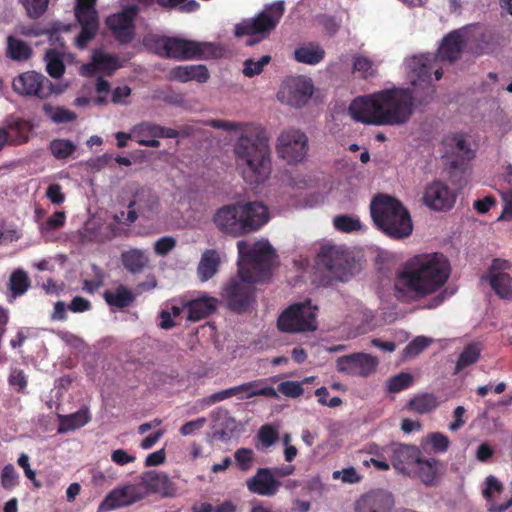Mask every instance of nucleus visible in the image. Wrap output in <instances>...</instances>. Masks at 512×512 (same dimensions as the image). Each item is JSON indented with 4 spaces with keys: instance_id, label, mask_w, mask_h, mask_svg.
Wrapping results in <instances>:
<instances>
[{
    "instance_id": "obj_1",
    "label": "nucleus",
    "mask_w": 512,
    "mask_h": 512,
    "mask_svg": "<svg viewBox=\"0 0 512 512\" xmlns=\"http://www.w3.org/2000/svg\"><path fill=\"white\" fill-rule=\"evenodd\" d=\"M212 127L240 131L233 145L236 169L250 185L265 183L272 173L270 138L265 128L252 123L213 120Z\"/></svg>"
},
{
    "instance_id": "obj_2",
    "label": "nucleus",
    "mask_w": 512,
    "mask_h": 512,
    "mask_svg": "<svg viewBox=\"0 0 512 512\" xmlns=\"http://www.w3.org/2000/svg\"><path fill=\"white\" fill-rule=\"evenodd\" d=\"M450 273V263L444 254H418L405 262L397 276L395 288L398 291L412 292L417 298H421L443 287Z\"/></svg>"
},
{
    "instance_id": "obj_3",
    "label": "nucleus",
    "mask_w": 512,
    "mask_h": 512,
    "mask_svg": "<svg viewBox=\"0 0 512 512\" xmlns=\"http://www.w3.org/2000/svg\"><path fill=\"white\" fill-rule=\"evenodd\" d=\"M269 218L268 207L262 202L238 201L218 208L212 220L221 233L240 237L258 231Z\"/></svg>"
},
{
    "instance_id": "obj_4",
    "label": "nucleus",
    "mask_w": 512,
    "mask_h": 512,
    "mask_svg": "<svg viewBox=\"0 0 512 512\" xmlns=\"http://www.w3.org/2000/svg\"><path fill=\"white\" fill-rule=\"evenodd\" d=\"M370 213L376 227L389 238L400 240L412 234L410 213L398 199L378 194L370 203Z\"/></svg>"
},
{
    "instance_id": "obj_5",
    "label": "nucleus",
    "mask_w": 512,
    "mask_h": 512,
    "mask_svg": "<svg viewBox=\"0 0 512 512\" xmlns=\"http://www.w3.org/2000/svg\"><path fill=\"white\" fill-rule=\"evenodd\" d=\"M149 46L157 55L177 60L212 59L222 55V49L217 44L178 37L152 36Z\"/></svg>"
},
{
    "instance_id": "obj_6",
    "label": "nucleus",
    "mask_w": 512,
    "mask_h": 512,
    "mask_svg": "<svg viewBox=\"0 0 512 512\" xmlns=\"http://www.w3.org/2000/svg\"><path fill=\"white\" fill-rule=\"evenodd\" d=\"M285 11L283 1H275L268 4L253 18L243 19L235 26V36H249L247 46H253L263 39L277 27Z\"/></svg>"
},
{
    "instance_id": "obj_7",
    "label": "nucleus",
    "mask_w": 512,
    "mask_h": 512,
    "mask_svg": "<svg viewBox=\"0 0 512 512\" xmlns=\"http://www.w3.org/2000/svg\"><path fill=\"white\" fill-rule=\"evenodd\" d=\"M261 282L260 277H255L252 272L240 265L237 277L231 278L223 287L222 298L227 307L236 313L249 310L255 302V284Z\"/></svg>"
},
{
    "instance_id": "obj_8",
    "label": "nucleus",
    "mask_w": 512,
    "mask_h": 512,
    "mask_svg": "<svg viewBox=\"0 0 512 512\" xmlns=\"http://www.w3.org/2000/svg\"><path fill=\"white\" fill-rule=\"evenodd\" d=\"M240 265L248 268L261 282L268 279L277 258L276 251L268 241H256L253 244L245 240L237 242Z\"/></svg>"
},
{
    "instance_id": "obj_9",
    "label": "nucleus",
    "mask_w": 512,
    "mask_h": 512,
    "mask_svg": "<svg viewBox=\"0 0 512 512\" xmlns=\"http://www.w3.org/2000/svg\"><path fill=\"white\" fill-rule=\"evenodd\" d=\"M385 125H402L408 122L414 111V96L409 88H392L379 91Z\"/></svg>"
},
{
    "instance_id": "obj_10",
    "label": "nucleus",
    "mask_w": 512,
    "mask_h": 512,
    "mask_svg": "<svg viewBox=\"0 0 512 512\" xmlns=\"http://www.w3.org/2000/svg\"><path fill=\"white\" fill-rule=\"evenodd\" d=\"M316 264L341 282L348 281L357 269L354 257L336 245H323L316 257Z\"/></svg>"
},
{
    "instance_id": "obj_11",
    "label": "nucleus",
    "mask_w": 512,
    "mask_h": 512,
    "mask_svg": "<svg viewBox=\"0 0 512 512\" xmlns=\"http://www.w3.org/2000/svg\"><path fill=\"white\" fill-rule=\"evenodd\" d=\"M318 308L311 304V300L295 303L281 313L277 320L280 331L295 333L314 331L317 328L316 312Z\"/></svg>"
},
{
    "instance_id": "obj_12",
    "label": "nucleus",
    "mask_w": 512,
    "mask_h": 512,
    "mask_svg": "<svg viewBox=\"0 0 512 512\" xmlns=\"http://www.w3.org/2000/svg\"><path fill=\"white\" fill-rule=\"evenodd\" d=\"M12 89L19 96L38 99H47L56 92L55 85L36 71H26L17 75L12 81Z\"/></svg>"
},
{
    "instance_id": "obj_13",
    "label": "nucleus",
    "mask_w": 512,
    "mask_h": 512,
    "mask_svg": "<svg viewBox=\"0 0 512 512\" xmlns=\"http://www.w3.org/2000/svg\"><path fill=\"white\" fill-rule=\"evenodd\" d=\"M97 0H77L75 5V18L81 30L76 37V45L84 49L92 41L99 29V16L96 10Z\"/></svg>"
},
{
    "instance_id": "obj_14",
    "label": "nucleus",
    "mask_w": 512,
    "mask_h": 512,
    "mask_svg": "<svg viewBox=\"0 0 512 512\" xmlns=\"http://www.w3.org/2000/svg\"><path fill=\"white\" fill-rule=\"evenodd\" d=\"M308 151V138L298 129H288L277 138L276 152L289 164L303 161Z\"/></svg>"
},
{
    "instance_id": "obj_15",
    "label": "nucleus",
    "mask_w": 512,
    "mask_h": 512,
    "mask_svg": "<svg viewBox=\"0 0 512 512\" xmlns=\"http://www.w3.org/2000/svg\"><path fill=\"white\" fill-rule=\"evenodd\" d=\"M349 112L357 122L368 125H385L380 120L384 113L379 91L354 99L349 106Z\"/></svg>"
},
{
    "instance_id": "obj_16",
    "label": "nucleus",
    "mask_w": 512,
    "mask_h": 512,
    "mask_svg": "<svg viewBox=\"0 0 512 512\" xmlns=\"http://www.w3.org/2000/svg\"><path fill=\"white\" fill-rule=\"evenodd\" d=\"M378 365L377 357L364 352L351 353L336 360L337 371L352 377L367 378L376 372Z\"/></svg>"
},
{
    "instance_id": "obj_17",
    "label": "nucleus",
    "mask_w": 512,
    "mask_h": 512,
    "mask_svg": "<svg viewBox=\"0 0 512 512\" xmlns=\"http://www.w3.org/2000/svg\"><path fill=\"white\" fill-rule=\"evenodd\" d=\"M137 14L138 7L131 5L106 18V26L120 44H127L133 40L135 36L134 22Z\"/></svg>"
},
{
    "instance_id": "obj_18",
    "label": "nucleus",
    "mask_w": 512,
    "mask_h": 512,
    "mask_svg": "<svg viewBox=\"0 0 512 512\" xmlns=\"http://www.w3.org/2000/svg\"><path fill=\"white\" fill-rule=\"evenodd\" d=\"M146 493L135 484H127L110 491L98 507V512H109L130 506L142 499Z\"/></svg>"
},
{
    "instance_id": "obj_19",
    "label": "nucleus",
    "mask_w": 512,
    "mask_h": 512,
    "mask_svg": "<svg viewBox=\"0 0 512 512\" xmlns=\"http://www.w3.org/2000/svg\"><path fill=\"white\" fill-rule=\"evenodd\" d=\"M313 94L312 81L304 76L288 79L278 93L279 99L287 104L300 108L304 106Z\"/></svg>"
},
{
    "instance_id": "obj_20",
    "label": "nucleus",
    "mask_w": 512,
    "mask_h": 512,
    "mask_svg": "<svg viewBox=\"0 0 512 512\" xmlns=\"http://www.w3.org/2000/svg\"><path fill=\"white\" fill-rule=\"evenodd\" d=\"M512 264L505 259L495 258L489 268L488 279L491 288L502 299H512V277L507 272Z\"/></svg>"
},
{
    "instance_id": "obj_21",
    "label": "nucleus",
    "mask_w": 512,
    "mask_h": 512,
    "mask_svg": "<svg viewBox=\"0 0 512 512\" xmlns=\"http://www.w3.org/2000/svg\"><path fill=\"white\" fill-rule=\"evenodd\" d=\"M456 194L449 186L441 181H433L427 185L423 195V202L433 210L445 211L453 207Z\"/></svg>"
},
{
    "instance_id": "obj_22",
    "label": "nucleus",
    "mask_w": 512,
    "mask_h": 512,
    "mask_svg": "<svg viewBox=\"0 0 512 512\" xmlns=\"http://www.w3.org/2000/svg\"><path fill=\"white\" fill-rule=\"evenodd\" d=\"M421 455V450L415 445L397 444L392 448L391 465L398 472L412 476Z\"/></svg>"
},
{
    "instance_id": "obj_23",
    "label": "nucleus",
    "mask_w": 512,
    "mask_h": 512,
    "mask_svg": "<svg viewBox=\"0 0 512 512\" xmlns=\"http://www.w3.org/2000/svg\"><path fill=\"white\" fill-rule=\"evenodd\" d=\"M249 492L259 496L272 497L279 492L281 482L270 468H258L256 473L246 480Z\"/></svg>"
},
{
    "instance_id": "obj_24",
    "label": "nucleus",
    "mask_w": 512,
    "mask_h": 512,
    "mask_svg": "<svg viewBox=\"0 0 512 512\" xmlns=\"http://www.w3.org/2000/svg\"><path fill=\"white\" fill-rule=\"evenodd\" d=\"M446 470V465L436 458H423L415 467L411 477L418 478L426 486H436Z\"/></svg>"
},
{
    "instance_id": "obj_25",
    "label": "nucleus",
    "mask_w": 512,
    "mask_h": 512,
    "mask_svg": "<svg viewBox=\"0 0 512 512\" xmlns=\"http://www.w3.org/2000/svg\"><path fill=\"white\" fill-rule=\"evenodd\" d=\"M394 500L390 493L383 490L371 491L363 495L356 503V512H392Z\"/></svg>"
},
{
    "instance_id": "obj_26",
    "label": "nucleus",
    "mask_w": 512,
    "mask_h": 512,
    "mask_svg": "<svg viewBox=\"0 0 512 512\" xmlns=\"http://www.w3.org/2000/svg\"><path fill=\"white\" fill-rule=\"evenodd\" d=\"M140 484L144 486L148 492L158 493L164 497H171L176 493L174 483L164 472H144L140 476Z\"/></svg>"
},
{
    "instance_id": "obj_27",
    "label": "nucleus",
    "mask_w": 512,
    "mask_h": 512,
    "mask_svg": "<svg viewBox=\"0 0 512 512\" xmlns=\"http://www.w3.org/2000/svg\"><path fill=\"white\" fill-rule=\"evenodd\" d=\"M2 129L6 134L8 144L21 145L29 141L33 125L28 120L12 118L7 121L6 126Z\"/></svg>"
},
{
    "instance_id": "obj_28",
    "label": "nucleus",
    "mask_w": 512,
    "mask_h": 512,
    "mask_svg": "<svg viewBox=\"0 0 512 512\" xmlns=\"http://www.w3.org/2000/svg\"><path fill=\"white\" fill-rule=\"evenodd\" d=\"M135 205H138V209H147L152 211L158 206V198L152 194L149 190L140 189L135 194V199L130 201L128 208L130 209L127 213V217L123 222L126 225H131L137 218V212L133 209Z\"/></svg>"
},
{
    "instance_id": "obj_29",
    "label": "nucleus",
    "mask_w": 512,
    "mask_h": 512,
    "mask_svg": "<svg viewBox=\"0 0 512 512\" xmlns=\"http://www.w3.org/2000/svg\"><path fill=\"white\" fill-rule=\"evenodd\" d=\"M217 300L213 297H199L186 303L188 320L196 322L211 315L216 310Z\"/></svg>"
},
{
    "instance_id": "obj_30",
    "label": "nucleus",
    "mask_w": 512,
    "mask_h": 512,
    "mask_svg": "<svg viewBox=\"0 0 512 512\" xmlns=\"http://www.w3.org/2000/svg\"><path fill=\"white\" fill-rule=\"evenodd\" d=\"M119 67V60L116 56L96 51L93 54L92 63L83 65L82 70L86 75H91L95 71H103L111 75Z\"/></svg>"
},
{
    "instance_id": "obj_31",
    "label": "nucleus",
    "mask_w": 512,
    "mask_h": 512,
    "mask_svg": "<svg viewBox=\"0 0 512 512\" xmlns=\"http://www.w3.org/2000/svg\"><path fill=\"white\" fill-rule=\"evenodd\" d=\"M120 258L123 267L133 275L141 273L150 262L147 253L137 248L122 252Z\"/></svg>"
},
{
    "instance_id": "obj_32",
    "label": "nucleus",
    "mask_w": 512,
    "mask_h": 512,
    "mask_svg": "<svg viewBox=\"0 0 512 512\" xmlns=\"http://www.w3.org/2000/svg\"><path fill=\"white\" fill-rule=\"evenodd\" d=\"M136 142L141 146L158 148L160 141L158 140V124L152 122H142L135 125L132 129Z\"/></svg>"
},
{
    "instance_id": "obj_33",
    "label": "nucleus",
    "mask_w": 512,
    "mask_h": 512,
    "mask_svg": "<svg viewBox=\"0 0 512 512\" xmlns=\"http://www.w3.org/2000/svg\"><path fill=\"white\" fill-rule=\"evenodd\" d=\"M172 78L180 82L197 81L205 83L209 79V71L204 65L177 66L171 71Z\"/></svg>"
},
{
    "instance_id": "obj_34",
    "label": "nucleus",
    "mask_w": 512,
    "mask_h": 512,
    "mask_svg": "<svg viewBox=\"0 0 512 512\" xmlns=\"http://www.w3.org/2000/svg\"><path fill=\"white\" fill-rule=\"evenodd\" d=\"M103 298L110 307L118 309H125L131 306L136 299L134 293L122 284L113 290H106L103 293Z\"/></svg>"
},
{
    "instance_id": "obj_35",
    "label": "nucleus",
    "mask_w": 512,
    "mask_h": 512,
    "mask_svg": "<svg viewBox=\"0 0 512 512\" xmlns=\"http://www.w3.org/2000/svg\"><path fill=\"white\" fill-rule=\"evenodd\" d=\"M220 257L216 250L207 249L203 252L197 267L198 277L202 282L212 278L218 271Z\"/></svg>"
},
{
    "instance_id": "obj_36",
    "label": "nucleus",
    "mask_w": 512,
    "mask_h": 512,
    "mask_svg": "<svg viewBox=\"0 0 512 512\" xmlns=\"http://www.w3.org/2000/svg\"><path fill=\"white\" fill-rule=\"evenodd\" d=\"M437 57L433 54H425L419 57H413L410 61L409 67L411 72L421 82L430 84L433 64Z\"/></svg>"
},
{
    "instance_id": "obj_37",
    "label": "nucleus",
    "mask_w": 512,
    "mask_h": 512,
    "mask_svg": "<svg viewBox=\"0 0 512 512\" xmlns=\"http://www.w3.org/2000/svg\"><path fill=\"white\" fill-rule=\"evenodd\" d=\"M263 380H254L236 386L238 399H249L255 396L277 397V392L272 386H262Z\"/></svg>"
},
{
    "instance_id": "obj_38",
    "label": "nucleus",
    "mask_w": 512,
    "mask_h": 512,
    "mask_svg": "<svg viewBox=\"0 0 512 512\" xmlns=\"http://www.w3.org/2000/svg\"><path fill=\"white\" fill-rule=\"evenodd\" d=\"M462 52V40L460 36L454 32L447 35L438 50L437 58L447 60L449 62L456 61Z\"/></svg>"
},
{
    "instance_id": "obj_39",
    "label": "nucleus",
    "mask_w": 512,
    "mask_h": 512,
    "mask_svg": "<svg viewBox=\"0 0 512 512\" xmlns=\"http://www.w3.org/2000/svg\"><path fill=\"white\" fill-rule=\"evenodd\" d=\"M33 55V49L31 46L12 35L7 37L6 56L17 62H25L29 60Z\"/></svg>"
},
{
    "instance_id": "obj_40",
    "label": "nucleus",
    "mask_w": 512,
    "mask_h": 512,
    "mask_svg": "<svg viewBox=\"0 0 512 512\" xmlns=\"http://www.w3.org/2000/svg\"><path fill=\"white\" fill-rule=\"evenodd\" d=\"M439 406L437 397L432 393H421L411 398L405 408L418 414H427Z\"/></svg>"
},
{
    "instance_id": "obj_41",
    "label": "nucleus",
    "mask_w": 512,
    "mask_h": 512,
    "mask_svg": "<svg viewBox=\"0 0 512 512\" xmlns=\"http://www.w3.org/2000/svg\"><path fill=\"white\" fill-rule=\"evenodd\" d=\"M325 56V51L318 45L302 46L295 50L294 57L297 62L316 65L320 63Z\"/></svg>"
},
{
    "instance_id": "obj_42",
    "label": "nucleus",
    "mask_w": 512,
    "mask_h": 512,
    "mask_svg": "<svg viewBox=\"0 0 512 512\" xmlns=\"http://www.w3.org/2000/svg\"><path fill=\"white\" fill-rule=\"evenodd\" d=\"M90 421L87 409H80L75 413L63 416L60 420V431H70L83 427Z\"/></svg>"
},
{
    "instance_id": "obj_43",
    "label": "nucleus",
    "mask_w": 512,
    "mask_h": 512,
    "mask_svg": "<svg viewBox=\"0 0 512 512\" xmlns=\"http://www.w3.org/2000/svg\"><path fill=\"white\" fill-rule=\"evenodd\" d=\"M44 114L51 119L53 123L62 124L74 121L77 117L76 113L64 108V107H54L50 104H45L43 106Z\"/></svg>"
},
{
    "instance_id": "obj_44",
    "label": "nucleus",
    "mask_w": 512,
    "mask_h": 512,
    "mask_svg": "<svg viewBox=\"0 0 512 512\" xmlns=\"http://www.w3.org/2000/svg\"><path fill=\"white\" fill-rule=\"evenodd\" d=\"M49 150L57 160H65L76 151V145L68 139H53Z\"/></svg>"
},
{
    "instance_id": "obj_45",
    "label": "nucleus",
    "mask_w": 512,
    "mask_h": 512,
    "mask_svg": "<svg viewBox=\"0 0 512 512\" xmlns=\"http://www.w3.org/2000/svg\"><path fill=\"white\" fill-rule=\"evenodd\" d=\"M481 354V347L479 343H470L461 352L456 363V370L461 371L467 366L477 362Z\"/></svg>"
},
{
    "instance_id": "obj_46",
    "label": "nucleus",
    "mask_w": 512,
    "mask_h": 512,
    "mask_svg": "<svg viewBox=\"0 0 512 512\" xmlns=\"http://www.w3.org/2000/svg\"><path fill=\"white\" fill-rule=\"evenodd\" d=\"M9 287L13 297L23 295L30 287L27 273L23 270L14 271L9 279Z\"/></svg>"
},
{
    "instance_id": "obj_47",
    "label": "nucleus",
    "mask_w": 512,
    "mask_h": 512,
    "mask_svg": "<svg viewBox=\"0 0 512 512\" xmlns=\"http://www.w3.org/2000/svg\"><path fill=\"white\" fill-rule=\"evenodd\" d=\"M46 71L52 78H60L65 72V65L61 56L54 50L46 53Z\"/></svg>"
},
{
    "instance_id": "obj_48",
    "label": "nucleus",
    "mask_w": 512,
    "mask_h": 512,
    "mask_svg": "<svg viewBox=\"0 0 512 512\" xmlns=\"http://www.w3.org/2000/svg\"><path fill=\"white\" fill-rule=\"evenodd\" d=\"M334 227L341 232L352 233L359 231L362 228V224L359 218L352 217L349 215H338L333 219Z\"/></svg>"
},
{
    "instance_id": "obj_49",
    "label": "nucleus",
    "mask_w": 512,
    "mask_h": 512,
    "mask_svg": "<svg viewBox=\"0 0 512 512\" xmlns=\"http://www.w3.org/2000/svg\"><path fill=\"white\" fill-rule=\"evenodd\" d=\"M271 61L270 55H264L259 60L248 58L243 63V74L246 77H254L263 72L264 67Z\"/></svg>"
},
{
    "instance_id": "obj_50",
    "label": "nucleus",
    "mask_w": 512,
    "mask_h": 512,
    "mask_svg": "<svg viewBox=\"0 0 512 512\" xmlns=\"http://www.w3.org/2000/svg\"><path fill=\"white\" fill-rule=\"evenodd\" d=\"M413 382V377L409 373L401 372L387 380V390L390 393H398L407 389Z\"/></svg>"
},
{
    "instance_id": "obj_51",
    "label": "nucleus",
    "mask_w": 512,
    "mask_h": 512,
    "mask_svg": "<svg viewBox=\"0 0 512 512\" xmlns=\"http://www.w3.org/2000/svg\"><path fill=\"white\" fill-rule=\"evenodd\" d=\"M234 459L239 470L247 472L253 466L254 451L250 448H239L234 452Z\"/></svg>"
},
{
    "instance_id": "obj_52",
    "label": "nucleus",
    "mask_w": 512,
    "mask_h": 512,
    "mask_svg": "<svg viewBox=\"0 0 512 512\" xmlns=\"http://www.w3.org/2000/svg\"><path fill=\"white\" fill-rule=\"evenodd\" d=\"M48 2L49 0H22V4L27 11V15L31 19L41 17L48 7Z\"/></svg>"
},
{
    "instance_id": "obj_53",
    "label": "nucleus",
    "mask_w": 512,
    "mask_h": 512,
    "mask_svg": "<svg viewBox=\"0 0 512 512\" xmlns=\"http://www.w3.org/2000/svg\"><path fill=\"white\" fill-rule=\"evenodd\" d=\"M427 440L435 453L446 452L450 445L449 438L440 432L430 433L427 437Z\"/></svg>"
},
{
    "instance_id": "obj_54",
    "label": "nucleus",
    "mask_w": 512,
    "mask_h": 512,
    "mask_svg": "<svg viewBox=\"0 0 512 512\" xmlns=\"http://www.w3.org/2000/svg\"><path fill=\"white\" fill-rule=\"evenodd\" d=\"M65 221V212L56 211L51 216H49L44 223H42L41 228L45 231H55L63 227L65 225Z\"/></svg>"
},
{
    "instance_id": "obj_55",
    "label": "nucleus",
    "mask_w": 512,
    "mask_h": 512,
    "mask_svg": "<svg viewBox=\"0 0 512 512\" xmlns=\"http://www.w3.org/2000/svg\"><path fill=\"white\" fill-rule=\"evenodd\" d=\"M231 397H237L238 398V392H237V387L236 386L230 387V388L222 390V391L215 392V393L205 397L203 399V403L205 405L210 406V405H213L215 403H218V402L224 401L226 399H229Z\"/></svg>"
},
{
    "instance_id": "obj_56",
    "label": "nucleus",
    "mask_w": 512,
    "mask_h": 512,
    "mask_svg": "<svg viewBox=\"0 0 512 512\" xmlns=\"http://www.w3.org/2000/svg\"><path fill=\"white\" fill-rule=\"evenodd\" d=\"M278 391L291 398H297L304 392L302 384L297 381H285L278 385Z\"/></svg>"
},
{
    "instance_id": "obj_57",
    "label": "nucleus",
    "mask_w": 512,
    "mask_h": 512,
    "mask_svg": "<svg viewBox=\"0 0 512 512\" xmlns=\"http://www.w3.org/2000/svg\"><path fill=\"white\" fill-rule=\"evenodd\" d=\"M353 68L355 71L362 73L364 78H368L374 75L372 61L364 56H358L354 58Z\"/></svg>"
},
{
    "instance_id": "obj_58",
    "label": "nucleus",
    "mask_w": 512,
    "mask_h": 512,
    "mask_svg": "<svg viewBox=\"0 0 512 512\" xmlns=\"http://www.w3.org/2000/svg\"><path fill=\"white\" fill-rule=\"evenodd\" d=\"M430 343V339L424 336H418L406 346L405 353L407 355L416 356L425 350L430 345Z\"/></svg>"
},
{
    "instance_id": "obj_59",
    "label": "nucleus",
    "mask_w": 512,
    "mask_h": 512,
    "mask_svg": "<svg viewBox=\"0 0 512 512\" xmlns=\"http://www.w3.org/2000/svg\"><path fill=\"white\" fill-rule=\"evenodd\" d=\"M176 246V240L171 236L159 238L154 244V251L159 256H166Z\"/></svg>"
},
{
    "instance_id": "obj_60",
    "label": "nucleus",
    "mask_w": 512,
    "mask_h": 512,
    "mask_svg": "<svg viewBox=\"0 0 512 512\" xmlns=\"http://www.w3.org/2000/svg\"><path fill=\"white\" fill-rule=\"evenodd\" d=\"M258 438L264 446L269 447L277 440L278 432L271 425H264L259 429Z\"/></svg>"
},
{
    "instance_id": "obj_61",
    "label": "nucleus",
    "mask_w": 512,
    "mask_h": 512,
    "mask_svg": "<svg viewBox=\"0 0 512 512\" xmlns=\"http://www.w3.org/2000/svg\"><path fill=\"white\" fill-rule=\"evenodd\" d=\"M8 381L9 384L17 390V392H23L27 386V377L21 369H14L11 372Z\"/></svg>"
},
{
    "instance_id": "obj_62",
    "label": "nucleus",
    "mask_w": 512,
    "mask_h": 512,
    "mask_svg": "<svg viewBox=\"0 0 512 512\" xmlns=\"http://www.w3.org/2000/svg\"><path fill=\"white\" fill-rule=\"evenodd\" d=\"M18 475L12 465H6L2 471L1 482L5 489H11L17 484Z\"/></svg>"
},
{
    "instance_id": "obj_63",
    "label": "nucleus",
    "mask_w": 512,
    "mask_h": 512,
    "mask_svg": "<svg viewBox=\"0 0 512 512\" xmlns=\"http://www.w3.org/2000/svg\"><path fill=\"white\" fill-rule=\"evenodd\" d=\"M320 24L323 26L324 31L329 36L335 35L340 29V22L330 15H323L319 19Z\"/></svg>"
},
{
    "instance_id": "obj_64",
    "label": "nucleus",
    "mask_w": 512,
    "mask_h": 512,
    "mask_svg": "<svg viewBox=\"0 0 512 512\" xmlns=\"http://www.w3.org/2000/svg\"><path fill=\"white\" fill-rule=\"evenodd\" d=\"M46 196L56 205H60L65 201V195L62 192L61 186L57 183L48 186Z\"/></svg>"
}]
</instances>
